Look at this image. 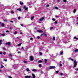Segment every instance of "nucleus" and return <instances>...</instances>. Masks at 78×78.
<instances>
[{
  "label": "nucleus",
  "instance_id": "nucleus-32",
  "mask_svg": "<svg viewBox=\"0 0 78 78\" xmlns=\"http://www.w3.org/2000/svg\"><path fill=\"white\" fill-rule=\"evenodd\" d=\"M2 48L4 50H6L5 48Z\"/></svg>",
  "mask_w": 78,
  "mask_h": 78
},
{
  "label": "nucleus",
  "instance_id": "nucleus-10",
  "mask_svg": "<svg viewBox=\"0 0 78 78\" xmlns=\"http://www.w3.org/2000/svg\"><path fill=\"white\" fill-rule=\"evenodd\" d=\"M20 3L21 5H23V2H21V1H20Z\"/></svg>",
  "mask_w": 78,
  "mask_h": 78
},
{
  "label": "nucleus",
  "instance_id": "nucleus-48",
  "mask_svg": "<svg viewBox=\"0 0 78 78\" xmlns=\"http://www.w3.org/2000/svg\"><path fill=\"white\" fill-rule=\"evenodd\" d=\"M58 72H59V71H56V73H58Z\"/></svg>",
  "mask_w": 78,
  "mask_h": 78
},
{
  "label": "nucleus",
  "instance_id": "nucleus-1",
  "mask_svg": "<svg viewBox=\"0 0 78 78\" xmlns=\"http://www.w3.org/2000/svg\"><path fill=\"white\" fill-rule=\"evenodd\" d=\"M56 68V67L55 66H50L49 68V69L50 70L51 69H55Z\"/></svg>",
  "mask_w": 78,
  "mask_h": 78
},
{
  "label": "nucleus",
  "instance_id": "nucleus-11",
  "mask_svg": "<svg viewBox=\"0 0 78 78\" xmlns=\"http://www.w3.org/2000/svg\"><path fill=\"white\" fill-rule=\"evenodd\" d=\"M32 71H33V72H36L37 70L35 69H34L32 70Z\"/></svg>",
  "mask_w": 78,
  "mask_h": 78
},
{
  "label": "nucleus",
  "instance_id": "nucleus-53",
  "mask_svg": "<svg viewBox=\"0 0 78 78\" xmlns=\"http://www.w3.org/2000/svg\"><path fill=\"white\" fill-rule=\"evenodd\" d=\"M23 48V47H22L21 48V50H22Z\"/></svg>",
  "mask_w": 78,
  "mask_h": 78
},
{
  "label": "nucleus",
  "instance_id": "nucleus-39",
  "mask_svg": "<svg viewBox=\"0 0 78 78\" xmlns=\"http://www.w3.org/2000/svg\"><path fill=\"white\" fill-rule=\"evenodd\" d=\"M55 23L56 24H57V23H58V22H57V21H55Z\"/></svg>",
  "mask_w": 78,
  "mask_h": 78
},
{
  "label": "nucleus",
  "instance_id": "nucleus-7",
  "mask_svg": "<svg viewBox=\"0 0 78 78\" xmlns=\"http://www.w3.org/2000/svg\"><path fill=\"white\" fill-rule=\"evenodd\" d=\"M37 32H38V33H42L43 32V31L41 30H37Z\"/></svg>",
  "mask_w": 78,
  "mask_h": 78
},
{
  "label": "nucleus",
  "instance_id": "nucleus-33",
  "mask_svg": "<svg viewBox=\"0 0 78 78\" xmlns=\"http://www.w3.org/2000/svg\"><path fill=\"white\" fill-rule=\"evenodd\" d=\"M21 44H22V43L19 44L18 45V46H20V45H21Z\"/></svg>",
  "mask_w": 78,
  "mask_h": 78
},
{
  "label": "nucleus",
  "instance_id": "nucleus-55",
  "mask_svg": "<svg viewBox=\"0 0 78 78\" xmlns=\"http://www.w3.org/2000/svg\"><path fill=\"white\" fill-rule=\"evenodd\" d=\"M0 55H2V52H0Z\"/></svg>",
  "mask_w": 78,
  "mask_h": 78
},
{
  "label": "nucleus",
  "instance_id": "nucleus-37",
  "mask_svg": "<svg viewBox=\"0 0 78 78\" xmlns=\"http://www.w3.org/2000/svg\"><path fill=\"white\" fill-rule=\"evenodd\" d=\"M49 7V5L48 4L46 5V7Z\"/></svg>",
  "mask_w": 78,
  "mask_h": 78
},
{
  "label": "nucleus",
  "instance_id": "nucleus-64",
  "mask_svg": "<svg viewBox=\"0 0 78 78\" xmlns=\"http://www.w3.org/2000/svg\"><path fill=\"white\" fill-rule=\"evenodd\" d=\"M77 25H78V22L76 23Z\"/></svg>",
  "mask_w": 78,
  "mask_h": 78
},
{
  "label": "nucleus",
  "instance_id": "nucleus-42",
  "mask_svg": "<svg viewBox=\"0 0 78 78\" xmlns=\"http://www.w3.org/2000/svg\"><path fill=\"white\" fill-rule=\"evenodd\" d=\"M55 17H56L57 18H58V16L57 15H55Z\"/></svg>",
  "mask_w": 78,
  "mask_h": 78
},
{
  "label": "nucleus",
  "instance_id": "nucleus-9",
  "mask_svg": "<svg viewBox=\"0 0 78 78\" xmlns=\"http://www.w3.org/2000/svg\"><path fill=\"white\" fill-rule=\"evenodd\" d=\"M17 11L21 12L22 11V9L20 8H19L17 9Z\"/></svg>",
  "mask_w": 78,
  "mask_h": 78
},
{
  "label": "nucleus",
  "instance_id": "nucleus-6",
  "mask_svg": "<svg viewBox=\"0 0 78 78\" xmlns=\"http://www.w3.org/2000/svg\"><path fill=\"white\" fill-rule=\"evenodd\" d=\"M44 19V17H42L39 19V20L40 21H42Z\"/></svg>",
  "mask_w": 78,
  "mask_h": 78
},
{
  "label": "nucleus",
  "instance_id": "nucleus-27",
  "mask_svg": "<svg viewBox=\"0 0 78 78\" xmlns=\"http://www.w3.org/2000/svg\"><path fill=\"white\" fill-rule=\"evenodd\" d=\"M39 54L41 56H42V53L41 52H40Z\"/></svg>",
  "mask_w": 78,
  "mask_h": 78
},
{
  "label": "nucleus",
  "instance_id": "nucleus-22",
  "mask_svg": "<svg viewBox=\"0 0 78 78\" xmlns=\"http://www.w3.org/2000/svg\"><path fill=\"white\" fill-rule=\"evenodd\" d=\"M75 52H76L77 51H78V49H76L74 51Z\"/></svg>",
  "mask_w": 78,
  "mask_h": 78
},
{
  "label": "nucleus",
  "instance_id": "nucleus-49",
  "mask_svg": "<svg viewBox=\"0 0 78 78\" xmlns=\"http://www.w3.org/2000/svg\"><path fill=\"white\" fill-rule=\"evenodd\" d=\"M76 71H78V68L76 69Z\"/></svg>",
  "mask_w": 78,
  "mask_h": 78
},
{
  "label": "nucleus",
  "instance_id": "nucleus-3",
  "mask_svg": "<svg viewBox=\"0 0 78 78\" xmlns=\"http://www.w3.org/2000/svg\"><path fill=\"white\" fill-rule=\"evenodd\" d=\"M74 65L73 66V67H76V65H77V62H76V61L75 60L74 62Z\"/></svg>",
  "mask_w": 78,
  "mask_h": 78
},
{
  "label": "nucleus",
  "instance_id": "nucleus-8",
  "mask_svg": "<svg viewBox=\"0 0 78 78\" xmlns=\"http://www.w3.org/2000/svg\"><path fill=\"white\" fill-rule=\"evenodd\" d=\"M25 78H31V76H25Z\"/></svg>",
  "mask_w": 78,
  "mask_h": 78
},
{
  "label": "nucleus",
  "instance_id": "nucleus-46",
  "mask_svg": "<svg viewBox=\"0 0 78 78\" xmlns=\"http://www.w3.org/2000/svg\"><path fill=\"white\" fill-rule=\"evenodd\" d=\"M60 75L61 76H62L63 75V73H60Z\"/></svg>",
  "mask_w": 78,
  "mask_h": 78
},
{
  "label": "nucleus",
  "instance_id": "nucleus-30",
  "mask_svg": "<svg viewBox=\"0 0 78 78\" xmlns=\"http://www.w3.org/2000/svg\"><path fill=\"white\" fill-rule=\"evenodd\" d=\"M63 53V51H62L60 52V55H62Z\"/></svg>",
  "mask_w": 78,
  "mask_h": 78
},
{
  "label": "nucleus",
  "instance_id": "nucleus-58",
  "mask_svg": "<svg viewBox=\"0 0 78 78\" xmlns=\"http://www.w3.org/2000/svg\"><path fill=\"white\" fill-rule=\"evenodd\" d=\"M20 25H21V26H23V24H20Z\"/></svg>",
  "mask_w": 78,
  "mask_h": 78
},
{
  "label": "nucleus",
  "instance_id": "nucleus-5",
  "mask_svg": "<svg viewBox=\"0 0 78 78\" xmlns=\"http://www.w3.org/2000/svg\"><path fill=\"white\" fill-rule=\"evenodd\" d=\"M23 8L26 11L28 10V8L26 7V6H24Z\"/></svg>",
  "mask_w": 78,
  "mask_h": 78
},
{
  "label": "nucleus",
  "instance_id": "nucleus-12",
  "mask_svg": "<svg viewBox=\"0 0 78 78\" xmlns=\"http://www.w3.org/2000/svg\"><path fill=\"white\" fill-rule=\"evenodd\" d=\"M26 70L27 71V72H29L30 71V69H29V68H27Z\"/></svg>",
  "mask_w": 78,
  "mask_h": 78
},
{
  "label": "nucleus",
  "instance_id": "nucleus-62",
  "mask_svg": "<svg viewBox=\"0 0 78 78\" xmlns=\"http://www.w3.org/2000/svg\"><path fill=\"white\" fill-rule=\"evenodd\" d=\"M20 53V52H19V51L18 52V53Z\"/></svg>",
  "mask_w": 78,
  "mask_h": 78
},
{
  "label": "nucleus",
  "instance_id": "nucleus-14",
  "mask_svg": "<svg viewBox=\"0 0 78 78\" xmlns=\"http://www.w3.org/2000/svg\"><path fill=\"white\" fill-rule=\"evenodd\" d=\"M1 26L2 27H3L4 26H5V24L2 23V25H1Z\"/></svg>",
  "mask_w": 78,
  "mask_h": 78
},
{
  "label": "nucleus",
  "instance_id": "nucleus-15",
  "mask_svg": "<svg viewBox=\"0 0 78 78\" xmlns=\"http://www.w3.org/2000/svg\"><path fill=\"white\" fill-rule=\"evenodd\" d=\"M23 62L25 64H27V61H25V60L23 61Z\"/></svg>",
  "mask_w": 78,
  "mask_h": 78
},
{
  "label": "nucleus",
  "instance_id": "nucleus-61",
  "mask_svg": "<svg viewBox=\"0 0 78 78\" xmlns=\"http://www.w3.org/2000/svg\"><path fill=\"white\" fill-rule=\"evenodd\" d=\"M16 39H19V37H16Z\"/></svg>",
  "mask_w": 78,
  "mask_h": 78
},
{
  "label": "nucleus",
  "instance_id": "nucleus-36",
  "mask_svg": "<svg viewBox=\"0 0 78 78\" xmlns=\"http://www.w3.org/2000/svg\"><path fill=\"white\" fill-rule=\"evenodd\" d=\"M37 37V39H40V38L41 37H40V36H38Z\"/></svg>",
  "mask_w": 78,
  "mask_h": 78
},
{
  "label": "nucleus",
  "instance_id": "nucleus-60",
  "mask_svg": "<svg viewBox=\"0 0 78 78\" xmlns=\"http://www.w3.org/2000/svg\"><path fill=\"white\" fill-rule=\"evenodd\" d=\"M39 23H41V22L40 21V22H39Z\"/></svg>",
  "mask_w": 78,
  "mask_h": 78
},
{
  "label": "nucleus",
  "instance_id": "nucleus-50",
  "mask_svg": "<svg viewBox=\"0 0 78 78\" xmlns=\"http://www.w3.org/2000/svg\"><path fill=\"white\" fill-rule=\"evenodd\" d=\"M10 22H12V23H13L14 21H10Z\"/></svg>",
  "mask_w": 78,
  "mask_h": 78
},
{
  "label": "nucleus",
  "instance_id": "nucleus-45",
  "mask_svg": "<svg viewBox=\"0 0 78 78\" xmlns=\"http://www.w3.org/2000/svg\"><path fill=\"white\" fill-rule=\"evenodd\" d=\"M53 29V27H51L50 28V30H52Z\"/></svg>",
  "mask_w": 78,
  "mask_h": 78
},
{
  "label": "nucleus",
  "instance_id": "nucleus-28",
  "mask_svg": "<svg viewBox=\"0 0 78 78\" xmlns=\"http://www.w3.org/2000/svg\"><path fill=\"white\" fill-rule=\"evenodd\" d=\"M55 40V37H53V41Z\"/></svg>",
  "mask_w": 78,
  "mask_h": 78
},
{
  "label": "nucleus",
  "instance_id": "nucleus-24",
  "mask_svg": "<svg viewBox=\"0 0 78 78\" xmlns=\"http://www.w3.org/2000/svg\"><path fill=\"white\" fill-rule=\"evenodd\" d=\"M17 32L16 31H15L14 33V34H17Z\"/></svg>",
  "mask_w": 78,
  "mask_h": 78
},
{
  "label": "nucleus",
  "instance_id": "nucleus-38",
  "mask_svg": "<svg viewBox=\"0 0 78 78\" xmlns=\"http://www.w3.org/2000/svg\"><path fill=\"white\" fill-rule=\"evenodd\" d=\"M11 13H12V14H14V11H12L11 12Z\"/></svg>",
  "mask_w": 78,
  "mask_h": 78
},
{
  "label": "nucleus",
  "instance_id": "nucleus-44",
  "mask_svg": "<svg viewBox=\"0 0 78 78\" xmlns=\"http://www.w3.org/2000/svg\"><path fill=\"white\" fill-rule=\"evenodd\" d=\"M63 2H67V0H64Z\"/></svg>",
  "mask_w": 78,
  "mask_h": 78
},
{
  "label": "nucleus",
  "instance_id": "nucleus-16",
  "mask_svg": "<svg viewBox=\"0 0 78 78\" xmlns=\"http://www.w3.org/2000/svg\"><path fill=\"white\" fill-rule=\"evenodd\" d=\"M55 9H58V7H55Z\"/></svg>",
  "mask_w": 78,
  "mask_h": 78
},
{
  "label": "nucleus",
  "instance_id": "nucleus-34",
  "mask_svg": "<svg viewBox=\"0 0 78 78\" xmlns=\"http://www.w3.org/2000/svg\"><path fill=\"white\" fill-rule=\"evenodd\" d=\"M20 18H21L19 16L18 17V20H20Z\"/></svg>",
  "mask_w": 78,
  "mask_h": 78
},
{
  "label": "nucleus",
  "instance_id": "nucleus-26",
  "mask_svg": "<svg viewBox=\"0 0 78 78\" xmlns=\"http://www.w3.org/2000/svg\"><path fill=\"white\" fill-rule=\"evenodd\" d=\"M1 69H2L3 68V67H4V66H3L2 65H1Z\"/></svg>",
  "mask_w": 78,
  "mask_h": 78
},
{
  "label": "nucleus",
  "instance_id": "nucleus-13",
  "mask_svg": "<svg viewBox=\"0 0 78 78\" xmlns=\"http://www.w3.org/2000/svg\"><path fill=\"white\" fill-rule=\"evenodd\" d=\"M69 59L70 60H71V61H73V59H72V58H69Z\"/></svg>",
  "mask_w": 78,
  "mask_h": 78
},
{
  "label": "nucleus",
  "instance_id": "nucleus-19",
  "mask_svg": "<svg viewBox=\"0 0 78 78\" xmlns=\"http://www.w3.org/2000/svg\"><path fill=\"white\" fill-rule=\"evenodd\" d=\"M76 12V9H74V11H73V13L75 14Z\"/></svg>",
  "mask_w": 78,
  "mask_h": 78
},
{
  "label": "nucleus",
  "instance_id": "nucleus-2",
  "mask_svg": "<svg viewBox=\"0 0 78 78\" xmlns=\"http://www.w3.org/2000/svg\"><path fill=\"white\" fill-rule=\"evenodd\" d=\"M30 61H33L34 60V57L33 56H31L30 57Z\"/></svg>",
  "mask_w": 78,
  "mask_h": 78
},
{
  "label": "nucleus",
  "instance_id": "nucleus-23",
  "mask_svg": "<svg viewBox=\"0 0 78 78\" xmlns=\"http://www.w3.org/2000/svg\"><path fill=\"white\" fill-rule=\"evenodd\" d=\"M2 40H0V43L2 44Z\"/></svg>",
  "mask_w": 78,
  "mask_h": 78
},
{
  "label": "nucleus",
  "instance_id": "nucleus-21",
  "mask_svg": "<svg viewBox=\"0 0 78 78\" xmlns=\"http://www.w3.org/2000/svg\"><path fill=\"white\" fill-rule=\"evenodd\" d=\"M42 61L41 60H39L38 61V63H41V62H42Z\"/></svg>",
  "mask_w": 78,
  "mask_h": 78
},
{
  "label": "nucleus",
  "instance_id": "nucleus-43",
  "mask_svg": "<svg viewBox=\"0 0 78 78\" xmlns=\"http://www.w3.org/2000/svg\"><path fill=\"white\" fill-rule=\"evenodd\" d=\"M33 38H32V37H31L30 38V40H31V41H32V40H33Z\"/></svg>",
  "mask_w": 78,
  "mask_h": 78
},
{
  "label": "nucleus",
  "instance_id": "nucleus-59",
  "mask_svg": "<svg viewBox=\"0 0 78 78\" xmlns=\"http://www.w3.org/2000/svg\"><path fill=\"white\" fill-rule=\"evenodd\" d=\"M22 34V33L21 32L20 33V34Z\"/></svg>",
  "mask_w": 78,
  "mask_h": 78
},
{
  "label": "nucleus",
  "instance_id": "nucleus-56",
  "mask_svg": "<svg viewBox=\"0 0 78 78\" xmlns=\"http://www.w3.org/2000/svg\"><path fill=\"white\" fill-rule=\"evenodd\" d=\"M4 61H5L6 62V61H7V60L4 59Z\"/></svg>",
  "mask_w": 78,
  "mask_h": 78
},
{
  "label": "nucleus",
  "instance_id": "nucleus-41",
  "mask_svg": "<svg viewBox=\"0 0 78 78\" xmlns=\"http://www.w3.org/2000/svg\"><path fill=\"white\" fill-rule=\"evenodd\" d=\"M52 20L53 21H55V19H54L53 18L52 19Z\"/></svg>",
  "mask_w": 78,
  "mask_h": 78
},
{
  "label": "nucleus",
  "instance_id": "nucleus-18",
  "mask_svg": "<svg viewBox=\"0 0 78 78\" xmlns=\"http://www.w3.org/2000/svg\"><path fill=\"white\" fill-rule=\"evenodd\" d=\"M74 39H76V40H78V38L76 37H74Z\"/></svg>",
  "mask_w": 78,
  "mask_h": 78
},
{
  "label": "nucleus",
  "instance_id": "nucleus-51",
  "mask_svg": "<svg viewBox=\"0 0 78 78\" xmlns=\"http://www.w3.org/2000/svg\"><path fill=\"white\" fill-rule=\"evenodd\" d=\"M6 33H9V31L8 30H7L6 31Z\"/></svg>",
  "mask_w": 78,
  "mask_h": 78
},
{
  "label": "nucleus",
  "instance_id": "nucleus-20",
  "mask_svg": "<svg viewBox=\"0 0 78 78\" xmlns=\"http://www.w3.org/2000/svg\"><path fill=\"white\" fill-rule=\"evenodd\" d=\"M3 54L4 55H5L6 54V52H4L3 53Z\"/></svg>",
  "mask_w": 78,
  "mask_h": 78
},
{
  "label": "nucleus",
  "instance_id": "nucleus-63",
  "mask_svg": "<svg viewBox=\"0 0 78 78\" xmlns=\"http://www.w3.org/2000/svg\"><path fill=\"white\" fill-rule=\"evenodd\" d=\"M45 64H46V63H47V62H45Z\"/></svg>",
  "mask_w": 78,
  "mask_h": 78
},
{
  "label": "nucleus",
  "instance_id": "nucleus-35",
  "mask_svg": "<svg viewBox=\"0 0 78 78\" xmlns=\"http://www.w3.org/2000/svg\"><path fill=\"white\" fill-rule=\"evenodd\" d=\"M43 34H44V35H45V36H47V34H45L44 33H43Z\"/></svg>",
  "mask_w": 78,
  "mask_h": 78
},
{
  "label": "nucleus",
  "instance_id": "nucleus-57",
  "mask_svg": "<svg viewBox=\"0 0 78 78\" xmlns=\"http://www.w3.org/2000/svg\"><path fill=\"white\" fill-rule=\"evenodd\" d=\"M43 34H41V36H43Z\"/></svg>",
  "mask_w": 78,
  "mask_h": 78
},
{
  "label": "nucleus",
  "instance_id": "nucleus-4",
  "mask_svg": "<svg viewBox=\"0 0 78 78\" xmlns=\"http://www.w3.org/2000/svg\"><path fill=\"white\" fill-rule=\"evenodd\" d=\"M11 42H8L7 43H5V44L6 45H8V46H10L11 45Z\"/></svg>",
  "mask_w": 78,
  "mask_h": 78
},
{
  "label": "nucleus",
  "instance_id": "nucleus-31",
  "mask_svg": "<svg viewBox=\"0 0 78 78\" xmlns=\"http://www.w3.org/2000/svg\"><path fill=\"white\" fill-rule=\"evenodd\" d=\"M1 35H2V36H5V34H2Z\"/></svg>",
  "mask_w": 78,
  "mask_h": 78
},
{
  "label": "nucleus",
  "instance_id": "nucleus-40",
  "mask_svg": "<svg viewBox=\"0 0 78 78\" xmlns=\"http://www.w3.org/2000/svg\"><path fill=\"white\" fill-rule=\"evenodd\" d=\"M8 77L9 78H12V77H11V76H8Z\"/></svg>",
  "mask_w": 78,
  "mask_h": 78
},
{
  "label": "nucleus",
  "instance_id": "nucleus-52",
  "mask_svg": "<svg viewBox=\"0 0 78 78\" xmlns=\"http://www.w3.org/2000/svg\"><path fill=\"white\" fill-rule=\"evenodd\" d=\"M44 60L45 62H47V59H45Z\"/></svg>",
  "mask_w": 78,
  "mask_h": 78
},
{
  "label": "nucleus",
  "instance_id": "nucleus-25",
  "mask_svg": "<svg viewBox=\"0 0 78 78\" xmlns=\"http://www.w3.org/2000/svg\"><path fill=\"white\" fill-rule=\"evenodd\" d=\"M33 19H34V16H32L31 17V20H33Z\"/></svg>",
  "mask_w": 78,
  "mask_h": 78
},
{
  "label": "nucleus",
  "instance_id": "nucleus-54",
  "mask_svg": "<svg viewBox=\"0 0 78 78\" xmlns=\"http://www.w3.org/2000/svg\"><path fill=\"white\" fill-rule=\"evenodd\" d=\"M57 2H60V1L59 0H57Z\"/></svg>",
  "mask_w": 78,
  "mask_h": 78
},
{
  "label": "nucleus",
  "instance_id": "nucleus-17",
  "mask_svg": "<svg viewBox=\"0 0 78 78\" xmlns=\"http://www.w3.org/2000/svg\"><path fill=\"white\" fill-rule=\"evenodd\" d=\"M61 61L60 62V64L59 65V66H62V64H61Z\"/></svg>",
  "mask_w": 78,
  "mask_h": 78
},
{
  "label": "nucleus",
  "instance_id": "nucleus-47",
  "mask_svg": "<svg viewBox=\"0 0 78 78\" xmlns=\"http://www.w3.org/2000/svg\"><path fill=\"white\" fill-rule=\"evenodd\" d=\"M9 56H12V55L11 54H9Z\"/></svg>",
  "mask_w": 78,
  "mask_h": 78
},
{
  "label": "nucleus",
  "instance_id": "nucleus-29",
  "mask_svg": "<svg viewBox=\"0 0 78 78\" xmlns=\"http://www.w3.org/2000/svg\"><path fill=\"white\" fill-rule=\"evenodd\" d=\"M39 67H42V66H41V64H39Z\"/></svg>",
  "mask_w": 78,
  "mask_h": 78
}]
</instances>
